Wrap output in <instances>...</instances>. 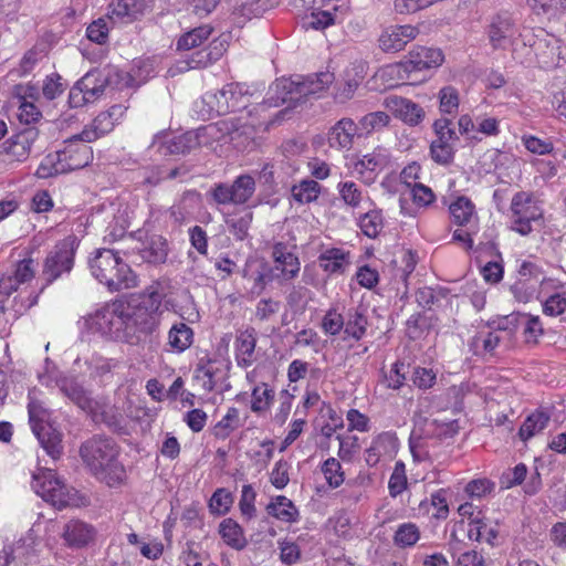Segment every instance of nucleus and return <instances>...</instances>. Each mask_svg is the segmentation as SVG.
<instances>
[{"instance_id": "1", "label": "nucleus", "mask_w": 566, "mask_h": 566, "mask_svg": "<svg viewBox=\"0 0 566 566\" xmlns=\"http://www.w3.org/2000/svg\"><path fill=\"white\" fill-rule=\"evenodd\" d=\"M244 133V126L239 125L235 118L222 119L196 130H189L181 135L164 140L163 136H155L150 148L158 146L157 151L163 155H186L210 139L221 143H232Z\"/></svg>"}, {"instance_id": "2", "label": "nucleus", "mask_w": 566, "mask_h": 566, "mask_svg": "<svg viewBox=\"0 0 566 566\" xmlns=\"http://www.w3.org/2000/svg\"><path fill=\"white\" fill-rule=\"evenodd\" d=\"M80 455L90 472L107 485L123 480L124 468L117 459L118 450L113 439L93 436L82 443Z\"/></svg>"}, {"instance_id": "3", "label": "nucleus", "mask_w": 566, "mask_h": 566, "mask_svg": "<svg viewBox=\"0 0 566 566\" xmlns=\"http://www.w3.org/2000/svg\"><path fill=\"white\" fill-rule=\"evenodd\" d=\"M163 296L155 287L147 289L137 298L128 302L129 316L128 329L134 334L136 342L129 345L148 344L149 347L159 343V314L158 310L161 305Z\"/></svg>"}, {"instance_id": "4", "label": "nucleus", "mask_w": 566, "mask_h": 566, "mask_svg": "<svg viewBox=\"0 0 566 566\" xmlns=\"http://www.w3.org/2000/svg\"><path fill=\"white\" fill-rule=\"evenodd\" d=\"M92 275L111 292L133 289L137 285V276L129 265L122 260L118 251L97 249L88 261Z\"/></svg>"}, {"instance_id": "5", "label": "nucleus", "mask_w": 566, "mask_h": 566, "mask_svg": "<svg viewBox=\"0 0 566 566\" xmlns=\"http://www.w3.org/2000/svg\"><path fill=\"white\" fill-rule=\"evenodd\" d=\"M38 394L33 389L28 395L29 423L46 454L56 460L63 453L62 433L50 422L51 411Z\"/></svg>"}, {"instance_id": "6", "label": "nucleus", "mask_w": 566, "mask_h": 566, "mask_svg": "<svg viewBox=\"0 0 566 566\" xmlns=\"http://www.w3.org/2000/svg\"><path fill=\"white\" fill-rule=\"evenodd\" d=\"M459 431L455 420L439 421L423 419L419 421L410 436V450L415 458L431 459L437 455L434 448L452 439Z\"/></svg>"}, {"instance_id": "7", "label": "nucleus", "mask_w": 566, "mask_h": 566, "mask_svg": "<svg viewBox=\"0 0 566 566\" xmlns=\"http://www.w3.org/2000/svg\"><path fill=\"white\" fill-rule=\"evenodd\" d=\"M128 302H113L88 315L86 325L93 333L124 343H134V334L128 329Z\"/></svg>"}, {"instance_id": "8", "label": "nucleus", "mask_w": 566, "mask_h": 566, "mask_svg": "<svg viewBox=\"0 0 566 566\" xmlns=\"http://www.w3.org/2000/svg\"><path fill=\"white\" fill-rule=\"evenodd\" d=\"M32 489L45 502L62 510L74 505L77 491L69 486L52 469H41L33 474Z\"/></svg>"}, {"instance_id": "9", "label": "nucleus", "mask_w": 566, "mask_h": 566, "mask_svg": "<svg viewBox=\"0 0 566 566\" xmlns=\"http://www.w3.org/2000/svg\"><path fill=\"white\" fill-rule=\"evenodd\" d=\"M78 245L80 240L74 234H70L55 243L43 263L42 276L45 286L72 271Z\"/></svg>"}, {"instance_id": "10", "label": "nucleus", "mask_w": 566, "mask_h": 566, "mask_svg": "<svg viewBox=\"0 0 566 566\" xmlns=\"http://www.w3.org/2000/svg\"><path fill=\"white\" fill-rule=\"evenodd\" d=\"M139 237L135 238V234L130 233L128 239L133 245L124 251L126 256H134L133 262L139 260L149 264H161L165 263L168 256V242L159 234L142 237V232L138 231Z\"/></svg>"}, {"instance_id": "11", "label": "nucleus", "mask_w": 566, "mask_h": 566, "mask_svg": "<svg viewBox=\"0 0 566 566\" xmlns=\"http://www.w3.org/2000/svg\"><path fill=\"white\" fill-rule=\"evenodd\" d=\"M512 230L521 235H527L533 231L532 221L542 218V210L537 206L532 192L518 191L511 201Z\"/></svg>"}, {"instance_id": "12", "label": "nucleus", "mask_w": 566, "mask_h": 566, "mask_svg": "<svg viewBox=\"0 0 566 566\" xmlns=\"http://www.w3.org/2000/svg\"><path fill=\"white\" fill-rule=\"evenodd\" d=\"M255 191L254 178L241 175L232 184L219 182L211 188V197L218 205H244Z\"/></svg>"}, {"instance_id": "13", "label": "nucleus", "mask_w": 566, "mask_h": 566, "mask_svg": "<svg viewBox=\"0 0 566 566\" xmlns=\"http://www.w3.org/2000/svg\"><path fill=\"white\" fill-rule=\"evenodd\" d=\"M451 125L452 122L448 118H439L433 123L437 138L431 142L430 155L433 161L443 166L453 161L454 145L459 139Z\"/></svg>"}, {"instance_id": "14", "label": "nucleus", "mask_w": 566, "mask_h": 566, "mask_svg": "<svg viewBox=\"0 0 566 566\" xmlns=\"http://www.w3.org/2000/svg\"><path fill=\"white\" fill-rule=\"evenodd\" d=\"M485 33L494 50L506 49L517 34L516 22L512 13L502 11L491 17Z\"/></svg>"}, {"instance_id": "15", "label": "nucleus", "mask_w": 566, "mask_h": 566, "mask_svg": "<svg viewBox=\"0 0 566 566\" xmlns=\"http://www.w3.org/2000/svg\"><path fill=\"white\" fill-rule=\"evenodd\" d=\"M77 140L73 136L62 150L55 151L64 174L84 168L93 160L92 147Z\"/></svg>"}, {"instance_id": "16", "label": "nucleus", "mask_w": 566, "mask_h": 566, "mask_svg": "<svg viewBox=\"0 0 566 566\" xmlns=\"http://www.w3.org/2000/svg\"><path fill=\"white\" fill-rule=\"evenodd\" d=\"M294 248V245L284 242H275L272 247L273 271L279 272L277 277L284 281L295 279L301 270L298 258L293 251Z\"/></svg>"}, {"instance_id": "17", "label": "nucleus", "mask_w": 566, "mask_h": 566, "mask_svg": "<svg viewBox=\"0 0 566 566\" xmlns=\"http://www.w3.org/2000/svg\"><path fill=\"white\" fill-rule=\"evenodd\" d=\"M114 76L117 78L115 81L117 85H128L133 81L128 73L118 70L114 71ZM113 82L111 72L106 76H102L99 72H88L77 81V84L91 99L96 101L104 93L105 85Z\"/></svg>"}, {"instance_id": "18", "label": "nucleus", "mask_w": 566, "mask_h": 566, "mask_svg": "<svg viewBox=\"0 0 566 566\" xmlns=\"http://www.w3.org/2000/svg\"><path fill=\"white\" fill-rule=\"evenodd\" d=\"M384 106L398 119L410 126L418 125L424 117L423 108L406 97L390 95L384 99Z\"/></svg>"}, {"instance_id": "19", "label": "nucleus", "mask_w": 566, "mask_h": 566, "mask_svg": "<svg viewBox=\"0 0 566 566\" xmlns=\"http://www.w3.org/2000/svg\"><path fill=\"white\" fill-rule=\"evenodd\" d=\"M153 0H116L109 3L107 17L122 23L139 20L151 7Z\"/></svg>"}, {"instance_id": "20", "label": "nucleus", "mask_w": 566, "mask_h": 566, "mask_svg": "<svg viewBox=\"0 0 566 566\" xmlns=\"http://www.w3.org/2000/svg\"><path fill=\"white\" fill-rule=\"evenodd\" d=\"M419 31L416 27L391 25L387 28L379 36V48L384 52L401 51L410 41L416 39Z\"/></svg>"}, {"instance_id": "21", "label": "nucleus", "mask_w": 566, "mask_h": 566, "mask_svg": "<svg viewBox=\"0 0 566 566\" xmlns=\"http://www.w3.org/2000/svg\"><path fill=\"white\" fill-rule=\"evenodd\" d=\"M443 60L444 55L441 50L417 46L409 52L408 59L402 64L407 72H417L438 67Z\"/></svg>"}, {"instance_id": "22", "label": "nucleus", "mask_w": 566, "mask_h": 566, "mask_svg": "<svg viewBox=\"0 0 566 566\" xmlns=\"http://www.w3.org/2000/svg\"><path fill=\"white\" fill-rule=\"evenodd\" d=\"M95 530L81 520H70L63 526L61 536L65 544L72 548H82L93 542Z\"/></svg>"}, {"instance_id": "23", "label": "nucleus", "mask_w": 566, "mask_h": 566, "mask_svg": "<svg viewBox=\"0 0 566 566\" xmlns=\"http://www.w3.org/2000/svg\"><path fill=\"white\" fill-rule=\"evenodd\" d=\"M59 390L84 411L93 412L97 402L90 392L74 378H60L56 381Z\"/></svg>"}, {"instance_id": "24", "label": "nucleus", "mask_w": 566, "mask_h": 566, "mask_svg": "<svg viewBox=\"0 0 566 566\" xmlns=\"http://www.w3.org/2000/svg\"><path fill=\"white\" fill-rule=\"evenodd\" d=\"M39 137L35 127H27L14 134L6 142V151L18 161H24L30 153L33 144Z\"/></svg>"}, {"instance_id": "25", "label": "nucleus", "mask_w": 566, "mask_h": 566, "mask_svg": "<svg viewBox=\"0 0 566 566\" xmlns=\"http://www.w3.org/2000/svg\"><path fill=\"white\" fill-rule=\"evenodd\" d=\"M357 134V123L349 117H344L331 127L327 136L328 145L336 149H349Z\"/></svg>"}, {"instance_id": "26", "label": "nucleus", "mask_w": 566, "mask_h": 566, "mask_svg": "<svg viewBox=\"0 0 566 566\" xmlns=\"http://www.w3.org/2000/svg\"><path fill=\"white\" fill-rule=\"evenodd\" d=\"M298 84V75H295L292 78L276 80L270 87V92L274 93V95L269 98L270 104L279 106L284 103L294 105L300 103L302 101V96Z\"/></svg>"}, {"instance_id": "27", "label": "nucleus", "mask_w": 566, "mask_h": 566, "mask_svg": "<svg viewBox=\"0 0 566 566\" xmlns=\"http://www.w3.org/2000/svg\"><path fill=\"white\" fill-rule=\"evenodd\" d=\"M365 65L354 64L345 71L344 82L337 87L335 97L339 103H346L354 97L357 88L365 78Z\"/></svg>"}, {"instance_id": "28", "label": "nucleus", "mask_w": 566, "mask_h": 566, "mask_svg": "<svg viewBox=\"0 0 566 566\" xmlns=\"http://www.w3.org/2000/svg\"><path fill=\"white\" fill-rule=\"evenodd\" d=\"M319 266L328 274H343L350 265L349 252L343 249H327L318 255Z\"/></svg>"}, {"instance_id": "29", "label": "nucleus", "mask_w": 566, "mask_h": 566, "mask_svg": "<svg viewBox=\"0 0 566 566\" xmlns=\"http://www.w3.org/2000/svg\"><path fill=\"white\" fill-rule=\"evenodd\" d=\"M266 513L284 523H296L300 520V512L294 503L284 495H276L271 499L265 507Z\"/></svg>"}, {"instance_id": "30", "label": "nucleus", "mask_w": 566, "mask_h": 566, "mask_svg": "<svg viewBox=\"0 0 566 566\" xmlns=\"http://www.w3.org/2000/svg\"><path fill=\"white\" fill-rule=\"evenodd\" d=\"M535 53L541 63L545 67L558 65L562 59L563 49L560 41L557 38L548 36L546 39H539L535 43Z\"/></svg>"}, {"instance_id": "31", "label": "nucleus", "mask_w": 566, "mask_h": 566, "mask_svg": "<svg viewBox=\"0 0 566 566\" xmlns=\"http://www.w3.org/2000/svg\"><path fill=\"white\" fill-rule=\"evenodd\" d=\"M256 346L254 328H247L235 339V358L241 367H250L253 364V355Z\"/></svg>"}, {"instance_id": "32", "label": "nucleus", "mask_w": 566, "mask_h": 566, "mask_svg": "<svg viewBox=\"0 0 566 566\" xmlns=\"http://www.w3.org/2000/svg\"><path fill=\"white\" fill-rule=\"evenodd\" d=\"M114 126L115 124L111 115L102 112L93 119L91 125L86 126L81 134L75 135L74 138L80 139V142L92 143L112 132Z\"/></svg>"}, {"instance_id": "33", "label": "nucleus", "mask_w": 566, "mask_h": 566, "mask_svg": "<svg viewBox=\"0 0 566 566\" xmlns=\"http://www.w3.org/2000/svg\"><path fill=\"white\" fill-rule=\"evenodd\" d=\"M3 549H8V553L15 560L25 566H31L38 563V549L35 539L31 536L20 538L12 546H4Z\"/></svg>"}, {"instance_id": "34", "label": "nucleus", "mask_w": 566, "mask_h": 566, "mask_svg": "<svg viewBox=\"0 0 566 566\" xmlns=\"http://www.w3.org/2000/svg\"><path fill=\"white\" fill-rule=\"evenodd\" d=\"M218 532L222 541L233 549L241 551L248 544L243 528L232 518H224L219 524Z\"/></svg>"}, {"instance_id": "35", "label": "nucleus", "mask_w": 566, "mask_h": 566, "mask_svg": "<svg viewBox=\"0 0 566 566\" xmlns=\"http://www.w3.org/2000/svg\"><path fill=\"white\" fill-rule=\"evenodd\" d=\"M300 91L302 99L306 96L318 94L326 90L334 81V75L329 72H319L307 76L298 75Z\"/></svg>"}, {"instance_id": "36", "label": "nucleus", "mask_w": 566, "mask_h": 566, "mask_svg": "<svg viewBox=\"0 0 566 566\" xmlns=\"http://www.w3.org/2000/svg\"><path fill=\"white\" fill-rule=\"evenodd\" d=\"M551 415L541 409L531 413L520 428L518 436L523 441H526L538 433H542L548 426Z\"/></svg>"}, {"instance_id": "37", "label": "nucleus", "mask_w": 566, "mask_h": 566, "mask_svg": "<svg viewBox=\"0 0 566 566\" xmlns=\"http://www.w3.org/2000/svg\"><path fill=\"white\" fill-rule=\"evenodd\" d=\"M511 323L515 322L523 326V335L528 344H536L538 338L544 334V328L538 316L526 313L511 315Z\"/></svg>"}, {"instance_id": "38", "label": "nucleus", "mask_w": 566, "mask_h": 566, "mask_svg": "<svg viewBox=\"0 0 566 566\" xmlns=\"http://www.w3.org/2000/svg\"><path fill=\"white\" fill-rule=\"evenodd\" d=\"M449 211L452 222L461 227L468 226L474 218H476L475 206L464 196H460L451 202Z\"/></svg>"}, {"instance_id": "39", "label": "nucleus", "mask_w": 566, "mask_h": 566, "mask_svg": "<svg viewBox=\"0 0 566 566\" xmlns=\"http://www.w3.org/2000/svg\"><path fill=\"white\" fill-rule=\"evenodd\" d=\"M220 55L221 52L212 55V52H207L206 50L197 51L187 55L186 59L178 61L175 67L170 69V72L175 75L176 72L184 73L192 69L205 67L211 63L212 60H217Z\"/></svg>"}, {"instance_id": "40", "label": "nucleus", "mask_w": 566, "mask_h": 566, "mask_svg": "<svg viewBox=\"0 0 566 566\" xmlns=\"http://www.w3.org/2000/svg\"><path fill=\"white\" fill-rule=\"evenodd\" d=\"M419 512L422 514H429L430 510L433 509L432 517L438 520H444L449 514V506L443 490H439L431 494L430 499H424L419 503Z\"/></svg>"}, {"instance_id": "41", "label": "nucleus", "mask_w": 566, "mask_h": 566, "mask_svg": "<svg viewBox=\"0 0 566 566\" xmlns=\"http://www.w3.org/2000/svg\"><path fill=\"white\" fill-rule=\"evenodd\" d=\"M192 340L193 332L185 323L174 324L168 333V344L178 353H182L190 347Z\"/></svg>"}, {"instance_id": "42", "label": "nucleus", "mask_w": 566, "mask_h": 566, "mask_svg": "<svg viewBox=\"0 0 566 566\" xmlns=\"http://www.w3.org/2000/svg\"><path fill=\"white\" fill-rule=\"evenodd\" d=\"M322 186L313 179H303L291 188L293 199L301 203H311L317 200Z\"/></svg>"}, {"instance_id": "43", "label": "nucleus", "mask_w": 566, "mask_h": 566, "mask_svg": "<svg viewBox=\"0 0 566 566\" xmlns=\"http://www.w3.org/2000/svg\"><path fill=\"white\" fill-rule=\"evenodd\" d=\"M227 101H229V113L241 111L248 107L250 94L244 84L229 83L224 85Z\"/></svg>"}, {"instance_id": "44", "label": "nucleus", "mask_w": 566, "mask_h": 566, "mask_svg": "<svg viewBox=\"0 0 566 566\" xmlns=\"http://www.w3.org/2000/svg\"><path fill=\"white\" fill-rule=\"evenodd\" d=\"M213 29L209 24H203L185 33L177 42L179 50L190 51L197 46H200L206 40L209 39Z\"/></svg>"}, {"instance_id": "45", "label": "nucleus", "mask_w": 566, "mask_h": 566, "mask_svg": "<svg viewBox=\"0 0 566 566\" xmlns=\"http://www.w3.org/2000/svg\"><path fill=\"white\" fill-rule=\"evenodd\" d=\"M252 220V211L244 210L242 213H238L230 218H227L226 224L228 226L229 231L237 240L243 241L249 235V229L251 227Z\"/></svg>"}, {"instance_id": "46", "label": "nucleus", "mask_w": 566, "mask_h": 566, "mask_svg": "<svg viewBox=\"0 0 566 566\" xmlns=\"http://www.w3.org/2000/svg\"><path fill=\"white\" fill-rule=\"evenodd\" d=\"M358 226L361 232L370 238L375 239L384 229V218L380 210H369L358 220Z\"/></svg>"}, {"instance_id": "47", "label": "nucleus", "mask_w": 566, "mask_h": 566, "mask_svg": "<svg viewBox=\"0 0 566 566\" xmlns=\"http://www.w3.org/2000/svg\"><path fill=\"white\" fill-rule=\"evenodd\" d=\"M251 398V410L255 413L264 412L274 400V390L268 384L261 382L253 388Z\"/></svg>"}, {"instance_id": "48", "label": "nucleus", "mask_w": 566, "mask_h": 566, "mask_svg": "<svg viewBox=\"0 0 566 566\" xmlns=\"http://www.w3.org/2000/svg\"><path fill=\"white\" fill-rule=\"evenodd\" d=\"M419 538V527L415 523L408 522L398 526L394 535V543L400 548H407L416 545Z\"/></svg>"}, {"instance_id": "49", "label": "nucleus", "mask_w": 566, "mask_h": 566, "mask_svg": "<svg viewBox=\"0 0 566 566\" xmlns=\"http://www.w3.org/2000/svg\"><path fill=\"white\" fill-rule=\"evenodd\" d=\"M390 117L385 112H373L368 113L359 119L358 129H361L366 134L379 132L388 126Z\"/></svg>"}, {"instance_id": "50", "label": "nucleus", "mask_w": 566, "mask_h": 566, "mask_svg": "<svg viewBox=\"0 0 566 566\" xmlns=\"http://www.w3.org/2000/svg\"><path fill=\"white\" fill-rule=\"evenodd\" d=\"M367 318L363 310L355 308L348 313L347 322L345 324V333L360 339L366 332Z\"/></svg>"}, {"instance_id": "51", "label": "nucleus", "mask_w": 566, "mask_h": 566, "mask_svg": "<svg viewBox=\"0 0 566 566\" xmlns=\"http://www.w3.org/2000/svg\"><path fill=\"white\" fill-rule=\"evenodd\" d=\"M337 190L344 203L350 208H358L363 201V191L354 181H344L337 185Z\"/></svg>"}, {"instance_id": "52", "label": "nucleus", "mask_w": 566, "mask_h": 566, "mask_svg": "<svg viewBox=\"0 0 566 566\" xmlns=\"http://www.w3.org/2000/svg\"><path fill=\"white\" fill-rule=\"evenodd\" d=\"M239 426V410L234 407L228 409L222 419L214 426V436L226 439Z\"/></svg>"}, {"instance_id": "53", "label": "nucleus", "mask_w": 566, "mask_h": 566, "mask_svg": "<svg viewBox=\"0 0 566 566\" xmlns=\"http://www.w3.org/2000/svg\"><path fill=\"white\" fill-rule=\"evenodd\" d=\"M336 18L331 10H313L304 21V28L314 30H324L335 24Z\"/></svg>"}, {"instance_id": "54", "label": "nucleus", "mask_w": 566, "mask_h": 566, "mask_svg": "<svg viewBox=\"0 0 566 566\" xmlns=\"http://www.w3.org/2000/svg\"><path fill=\"white\" fill-rule=\"evenodd\" d=\"M407 488L406 465L402 461L396 462L388 482L389 493L392 497L400 495Z\"/></svg>"}, {"instance_id": "55", "label": "nucleus", "mask_w": 566, "mask_h": 566, "mask_svg": "<svg viewBox=\"0 0 566 566\" xmlns=\"http://www.w3.org/2000/svg\"><path fill=\"white\" fill-rule=\"evenodd\" d=\"M217 361L207 359H201L196 368V377L206 378L207 380L203 384V387L208 390H212L217 382V377L219 374V368L216 366Z\"/></svg>"}, {"instance_id": "56", "label": "nucleus", "mask_w": 566, "mask_h": 566, "mask_svg": "<svg viewBox=\"0 0 566 566\" xmlns=\"http://www.w3.org/2000/svg\"><path fill=\"white\" fill-rule=\"evenodd\" d=\"M322 472L331 488H338L344 482L342 464L335 458H328L323 463Z\"/></svg>"}, {"instance_id": "57", "label": "nucleus", "mask_w": 566, "mask_h": 566, "mask_svg": "<svg viewBox=\"0 0 566 566\" xmlns=\"http://www.w3.org/2000/svg\"><path fill=\"white\" fill-rule=\"evenodd\" d=\"M385 164V157L378 153L364 155L354 165V171L360 176H364L366 172H374L380 169Z\"/></svg>"}, {"instance_id": "58", "label": "nucleus", "mask_w": 566, "mask_h": 566, "mask_svg": "<svg viewBox=\"0 0 566 566\" xmlns=\"http://www.w3.org/2000/svg\"><path fill=\"white\" fill-rule=\"evenodd\" d=\"M256 493L251 484H244L241 491V497L239 501V509L242 516L247 520H251L255 516L256 509L254 505Z\"/></svg>"}, {"instance_id": "59", "label": "nucleus", "mask_w": 566, "mask_h": 566, "mask_svg": "<svg viewBox=\"0 0 566 566\" xmlns=\"http://www.w3.org/2000/svg\"><path fill=\"white\" fill-rule=\"evenodd\" d=\"M233 502L232 494L226 489H217L212 494L209 507L212 513L226 514Z\"/></svg>"}, {"instance_id": "60", "label": "nucleus", "mask_w": 566, "mask_h": 566, "mask_svg": "<svg viewBox=\"0 0 566 566\" xmlns=\"http://www.w3.org/2000/svg\"><path fill=\"white\" fill-rule=\"evenodd\" d=\"M219 3L220 0H186V9L190 14L202 19L211 14Z\"/></svg>"}, {"instance_id": "61", "label": "nucleus", "mask_w": 566, "mask_h": 566, "mask_svg": "<svg viewBox=\"0 0 566 566\" xmlns=\"http://www.w3.org/2000/svg\"><path fill=\"white\" fill-rule=\"evenodd\" d=\"M440 111L446 114H453L459 107V93L452 86L442 87L439 92Z\"/></svg>"}, {"instance_id": "62", "label": "nucleus", "mask_w": 566, "mask_h": 566, "mask_svg": "<svg viewBox=\"0 0 566 566\" xmlns=\"http://www.w3.org/2000/svg\"><path fill=\"white\" fill-rule=\"evenodd\" d=\"M527 473V468L525 464L520 463L513 469H509L502 473L500 479V484L502 489H511L514 485L521 484Z\"/></svg>"}, {"instance_id": "63", "label": "nucleus", "mask_w": 566, "mask_h": 566, "mask_svg": "<svg viewBox=\"0 0 566 566\" xmlns=\"http://www.w3.org/2000/svg\"><path fill=\"white\" fill-rule=\"evenodd\" d=\"M198 545L195 542H187L181 552L180 559L186 566H202L203 560L208 558L206 552L198 551Z\"/></svg>"}, {"instance_id": "64", "label": "nucleus", "mask_w": 566, "mask_h": 566, "mask_svg": "<svg viewBox=\"0 0 566 566\" xmlns=\"http://www.w3.org/2000/svg\"><path fill=\"white\" fill-rule=\"evenodd\" d=\"M65 90L61 75L54 73L45 77L42 86V94L46 99H54Z\"/></svg>"}]
</instances>
